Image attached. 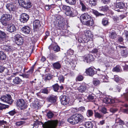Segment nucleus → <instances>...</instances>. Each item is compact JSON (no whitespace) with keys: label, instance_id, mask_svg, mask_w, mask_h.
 Segmentation results:
<instances>
[{"label":"nucleus","instance_id":"c85d7f7f","mask_svg":"<svg viewBox=\"0 0 128 128\" xmlns=\"http://www.w3.org/2000/svg\"><path fill=\"white\" fill-rule=\"evenodd\" d=\"M94 116L96 118H103L104 116L102 114H100L98 112H96L94 111Z\"/></svg>","mask_w":128,"mask_h":128},{"label":"nucleus","instance_id":"8fccbe9b","mask_svg":"<svg viewBox=\"0 0 128 128\" xmlns=\"http://www.w3.org/2000/svg\"><path fill=\"white\" fill-rule=\"evenodd\" d=\"M114 128H123L122 125L120 124L115 123Z\"/></svg>","mask_w":128,"mask_h":128},{"label":"nucleus","instance_id":"a18cd8bd","mask_svg":"<svg viewBox=\"0 0 128 128\" xmlns=\"http://www.w3.org/2000/svg\"><path fill=\"white\" fill-rule=\"evenodd\" d=\"M93 84L95 86L99 85L100 83V81L96 79L94 80H93Z\"/></svg>","mask_w":128,"mask_h":128},{"label":"nucleus","instance_id":"bf43d9fd","mask_svg":"<svg viewBox=\"0 0 128 128\" xmlns=\"http://www.w3.org/2000/svg\"><path fill=\"white\" fill-rule=\"evenodd\" d=\"M16 113V112L14 110H13L9 112L8 113H7V114H8L11 116H13Z\"/></svg>","mask_w":128,"mask_h":128},{"label":"nucleus","instance_id":"f03ea898","mask_svg":"<svg viewBox=\"0 0 128 128\" xmlns=\"http://www.w3.org/2000/svg\"><path fill=\"white\" fill-rule=\"evenodd\" d=\"M84 118L83 116L80 114H76L71 116L68 119L70 124H74L82 121Z\"/></svg>","mask_w":128,"mask_h":128},{"label":"nucleus","instance_id":"6e6552de","mask_svg":"<svg viewBox=\"0 0 128 128\" xmlns=\"http://www.w3.org/2000/svg\"><path fill=\"white\" fill-rule=\"evenodd\" d=\"M11 96L10 95V94H7L6 96H3L2 97L1 100L4 102L11 104L13 100Z\"/></svg>","mask_w":128,"mask_h":128},{"label":"nucleus","instance_id":"774afa93","mask_svg":"<svg viewBox=\"0 0 128 128\" xmlns=\"http://www.w3.org/2000/svg\"><path fill=\"white\" fill-rule=\"evenodd\" d=\"M4 67L3 66H0V73L3 72L4 70Z\"/></svg>","mask_w":128,"mask_h":128},{"label":"nucleus","instance_id":"ea45409f","mask_svg":"<svg viewBox=\"0 0 128 128\" xmlns=\"http://www.w3.org/2000/svg\"><path fill=\"white\" fill-rule=\"evenodd\" d=\"M24 6V8H30L32 6V4L29 0H28L27 2Z\"/></svg>","mask_w":128,"mask_h":128},{"label":"nucleus","instance_id":"f3484780","mask_svg":"<svg viewBox=\"0 0 128 128\" xmlns=\"http://www.w3.org/2000/svg\"><path fill=\"white\" fill-rule=\"evenodd\" d=\"M22 32L26 34H30L31 31V29L30 26H25L21 29Z\"/></svg>","mask_w":128,"mask_h":128},{"label":"nucleus","instance_id":"473e14b6","mask_svg":"<svg viewBox=\"0 0 128 128\" xmlns=\"http://www.w3.org/2000/svg\"><path fill=\"white\" fill-rule=\"evenodd\" d=\"M66 2L71 5H74L76 3V0H65Z\"/></svg>","mask_w":128,"mask_h":128},{"label":"nucleus","instance_id":"cd10ccee","mask_svg":"<svg viewBox=\"0 0 128 128\" xmlns=\"http://www.w3.org/2000/svg\"><path fill=\"white\" fill-rule=\"evenodd\" d=\"M86 128H92L93 124L91 122H86L84 124Z\"/></svg>","mask_w":128,"mask_h":128},{"label":"nucleus","instance_id":"c03bdc74","mask_svg":"<svg viewBox=\"0 0 128 128\" xmlns=\"http://www.w3.org/2000/svg\"><path fill=\"white\" fill-rule=\"evenodd\" d=\"M47 116L49 118H51L54 116V114L52 112L49 111L47 114Z\"/></svg>","mask_w":128,"mask_h":128},{"label":"nucleus","instance_id":"a19ab883","mask_svg":"<svg viewBox=\"0 0 128 128\" xmlns=\"http://www.w3.org/2000/svg\"><path fill=\"white\" fill-rule=\"evenodd\" d=\"M9 106L2 104L0 103V110H2L3 109H5L8 108Z\"/></svg>","mask_w":128,"mask_h":128},{"label":"nucleus","instance_id":"0eeeda50","mask_svg":"<svg viewBox=\"0 0 128 128\" xmlns=\"http://www.w3.org/2000/svg\"><path fill=\"white\" fill-rule=\"evenodd\" d=\"M55 19L56 20V22L58 24L59 26L61 27L64 26V18L61 16L59 15H56L55 16Z\"/></svg>","mask_w":128,"mask_h":128},{"label":"nucleus","instance_id":"423d86ee","mask_svg":"<svg viewBox=\"0 0 128 128\" xmlns=\"http://www.w3.org/2000/svg\"><path fill=\"white\" fill-rule=\"evenodd\" d=\"M17 106L20 108L21 110H23L26 108L27 107L26 104L23 99L18 100L16 102Z\"/></svg>","mask_w":128,"mask_h":128},{"label":"nucleus","instance_id":"4c0bfd02","mask_svg":"<svg viewBox=\"0 0 128 128\" xmlns=\"http://www.w3.org/2000/svg\"><path fill=\"white\" fill-rule=\"evenodd\" d=\"M53 89L56 92H58V90L59 89V86L57 84H55L52 86Z\"/></svg>","mask_w":128,"mask_h":128},{"label":"nucleus","instance_id":"0e129e2a","mask_svg":"<svg viewBox=\"0 0 128 128\" xmlns=\"http://www.w3.org/2000/svg\"><path fill=\"white\" fill-rule=\"evenodd\" d=\"M42 93L47 94L48 93V91L46 88H44L42 90Z\"/></svg>","mask_w":128,"mask_h":128},{"label":"nucleus","instance_id":"aec40b11","mask_svg":"<svg viewBox=\"0 0 128 128\" xmlns=\"http://www.w3.org/2000/svg\"><path fill=\"white\" fill-rule=\"evenodd\" d=\"M33 24L34 30H35L37 28L39 29V28L41 26V25L40 24V21L38 20H34L33 22Z\"/></svg>","mask_w":128,"mask_h":128},{"label":"nucleus","instance_id":"f257e3e1","mask_svg":"<svg viewBox=\"0 0 128 128\" xmlns=\"http://www.w3.org/2000/svg\"><path fill=\"white\" fill-rule=\"evenodd\" d=\"M80 20L84 24L88 26H92L94 24L93 19L87 13H84L80 17Z\"/></svg>","mask_w":128,"mask_h":128},{"label":"nucleus","instance_id":"b1692460","mask_svg":"<svg viewBox=\"0 0 128 128\" xmlns=\"http://www.w3.org/2000/svg\"><path fill=\"white\" fill-rule=\"evenodd\" d=\"M120 89L121 88L120 87L117 86L111 87L110 88V90H112L114 92H117L118 91V92H120Z\"/></svg>","mask_w":128,"mask_h":128},{"label":"nucleus","instance_id":"4be33fe9","mask_svg":"<svg viewBox=\"0 0 128 128\" xmlns=\"http://www.w3.org/2000/svg\"><path fill=\"white\" fill-rule=\"evenodd\" d=\"M57 99L56 96H50L48 98V101L49 102L53 103L56 102Z\"/></svg>","mask_w":128,"mask_h":128},{"label":"nucleus","instance_id":"69168bd1","mask_svg":"<svg viewBox=\"0 0 128 128\" xmlns=\"http://www.w3.org/2000/svg\"><path fill=\"white\" fill-rule=\"evenodd\" d=\"M117 110L115 108H112L110 109V112L112 113H114L116 112Z\"/></svg>","mask_w":128,"mask_h":128},{"label":"nucleus","instance_id":"5701e85b","mask_svg":"<svg viewBox=\"0 0 128 128\" xmlns=\"http://www.w3.org/2000/svg\"><path fill=\"white\" fill-rule=\"evenodd\" d=\"M53 78V76L50 74H46L44 78V80L45 82Z\"/></svg>","mask_w":128,"mask_h":128},{"label":"nucleus","instance_id":"bb28decb","mask_svg":"<svg viewBox=\"0 0 128 128\" xmlns=\"http://www.w3.org/2000/svg\"><path fill=\"white\" fill-rule=\"evenodd\" d=\"M28 0H18V2L19 5L22 7L24 8V6L27 2Z\"/></svg>","mask_w":128,"mask_h":128},{"label":"nucleus","instance_id":"5fc2aeb1","mask_svg":"<svg viewBox=\"0 0 128 128\" xmlns=\"http://www.w3.org/2000/svg\"><path fill=\"white\" fill-rule=\"evenodd\" d=\"M62 9L64 10L67 11L69 10L70 9V8L69 6H62Z\"/></svg>","mask_w":128,"mask_h":128},{"label":"nucleus","instance_id":"a211bd4d","mask_svg":"<svg viewBox=\"0 0 128 128\" xmlns=\"http://www.w3.org/2000/svg\"><path fill=\"white\" fill-rule=\"evenodd\" d=\"M86 74L90 76H92L95 74V71L91 67H90L86 70Z\"/></svg>","mask_w":128,"mask_h":128},{"label":"nucleus","instance_id":"58836bf2","mask_svg":"<svg viewBox=\"0 0 128 128\" xmlns=\"http://www.w3.org/2000/svg\"><path fill=\"white\" fill-rule=\"evenodd\" d=\"M93 114V112L92 110H88L86 114L87 116L89 117L92 116Z\"/></svg>","mask_w":128,"mask_h":128},{"label":"nucleus","instance_id":"f8f14e48","mask_svg":"<svg viewBox=\"0 0 128 128\" xmlns=\"http://www.w3.org/2000/svg\"><path fill=\"white\" fill-rule=\"evenodd\" d=\"M78 4L80 6L82 7L81 10L83 12H85L87 9V8L85 2L81 0H77Z\"/></svg>","mask_w":128,"mask_h":128},{"label":"nucleus","instance_id":"2f4dec72","mask_svg":"<svg viewBox=\"0 0 128 128\" xmlns=\"http://www.w3.org/2000/svg\"><path fill=\"white\" fill-rule=\"evenodd\" d=\"M32 74L31 73L28 71L25 74H22V76L24 78H29L30 77Z\"/></svg>","mask_w":128,"mask_h":128},{"label":"nucleus","instance_id":"4d7b16f0","mask_svg":"<svg viewBox=\"0 0 128 128\" xmlns=\"http://www.w3.org/2000/svg\"><path fill=\"white\" fill-rule=\"evenodd\" d=\"M59 80L60 81L62 82H64V77L62 75H61L58 78Z\"/></svg>","mask_w":128,"mask_h":128},{"label":"nucleus","instance_id":"2eb2a0df","mask_svg":"<svg viewBox=\"0 0 128 128\" xmlns=\"http://www.w3.org/2000/svg\"><path fill=\"white\" fill-rule=\"evenodd\" d=\"M60 101L62 104L65 105L68 103V97L66 96H61L60 97Z\"/></svg>","mask_w":128,"mask_h":128},{"label":"nucleus","instance_id":"09e8293b","mask_svg":"<svg viewBox=\"0 0 128 128\" xmlns=\"http://www.w3.org/2000/svg\"><path fill=\"white\" fill-rule=\"evenodd\" d=\"M120 68L119 66H116L113 69V71L118 72L120 71Z\"/></svg>","mask_w":128,"mask_h":128},{"label":"nucleus","instance_id":"e2e57ef3","mask_svg":"<svg viewBox=\"0 0 128 128\" xmlns=\"http://www.w3.org/2000/svg\"><path fill=\"white\" fill-rule=\"evenodd\" d=\"M78 41L82 44H84V43H86L84 40L82 38H80L78 39Z\"/></svg>","mask_w":128,"mask_h":128},{"label":"nucleus","instance_id":"72a5a7b5","mask_svg":"<svg viewBox=\"0 0 128 128\" xmlns=\"http://www.w3.org/2000/svg\"><path fill=\"white\" fill-rule=\"evenodd\" d=\"M108 10V7L107 6H102L100 8L99 10L100 11L105 12Z\"/></svg>","mask_w":128,"mask_h":128},{"label":"nucleus","instance_id":"393cba45","mask_svg":"<svg viewBox=\"0 0 128 128\" xmlns=\"http://www.w3.org/2000/svg\"><path fill=\"white\" fill-rule=\"evenodd\" d=\"M92 13L96 16V17H99L104 16V14L98 12L97 10L94 9H92Z\"/></svg>","mask_w":128,"mask_h":128},{"label":"nucleus","instance_id":"1a4fd4ad","mask_svg":"<svg viewBox=\"0 0 128 128\" xmlns=\"http://www.w3.org/2000/svg\"><path fill=\"white\" fill-rule=\"evenodd\" d=\"M14 40L16 43L18 45H22L24 43V40L19 34L16 35L14 36Z\"/></svg>","mask_w":128,"mask_h":128},{"label":"nucleus","instance_id":"a878e982","mask_svg":"<svg viewBox=\"0 0 128 128\" xmlns=\"http://www.w3.org/2000/svg\"><path fill=\"white\" fill-rule=\"evenodd\" d=\"M1 48L2 49L5 50V51L8 52H9L11 51V49L9 46H1Z\"/></svg>","mask_w":128,"mask_h":128},{"label":"nucleus","instance_id":"c756f323","mask_svg":"<svg viewBox=\"0 0 128 128\" xmlns=\"http://www.w3.org/2000/svg\"><path fill=\"white\" fill-rule=\"evenodd\" d=\"M53 66L54 68L57 69H60L61 67L60 64L58 62H56L54 63L53 64Z\"/></svg>","mask_w":128,"mask_h":128},{"label":"nucleus","instance_id":"49530a36","mask_svg":"<svg viewBox=\"0 0 128 128\" xmlns=\"http://www.w3.org/2000/svg\"><path fill=\"white\" fill-rule=\"evenodd\" d=\"M90 4L91 6H94L96 4V0H90Z\"/></svg>","mask_w":128,"mask_h":128},{"label":"nucleus","instance_id":"3c124183","mask_svg":"<svg viewBox=\"0 0 128 128\" xmlns=\"http://www.w3.org/2000/svg\"><path fill=\"white\" fill-rule=\"evenodd\" d=\"M124 122H123L121 119L119 118H117L116 120V123L118 124H123Z\"/></svg>","mask_w":128,"mask_h":128},{"label":"nucleus","instance_id":"9d476101","mask_svg":"<svg viewBox=\"0 0 128 128\" xmlns=\"http://www.w3.org/2000/svg\"><path fill=\"white\" fill-rule=\"evenodd\" d=\"M29 18V16L28 14L26 13H23L21 15L20 20L22 22L24 23L27 22Z\"/></svg>","mask_w":128,"mask_h":128},{"label":"nucleus","instance_id":"79ce46f5","mask_svg":"<svg viewBox=\"0 0 128 128\" xmlns=\"http://www.w3.org/2000/svg\"><path fill=\"white\" fill-rule=\"evenodd\" d=\"M110 36L112 39H114L116 38V34L114 31L110 32Z\"/></svg>","mask_w":128,"mask_h":128},{"label":"nucleus","instance_id":"052dcab7","mask_svg":"<svg viewBox=\"0 0 128 128\" xmlns=\"http://www.w3.org/2000/svg\"><path fill=\"white\" fill-rule=\"evenodd\" d=\"M84 33L85 34V35L86 36H87L88 37L90 36V34H91V32L90 31L86 30L84 31Z\"/></svg>","mask_w":128,"mask_h":128},{"label":"nucleus","instance_id":"4468645a","mask_svg":"<svg viewBox=\"0 0 128 128\" xmlns=\"http://www.w3.org/2000/svg\"><path fill=\"white\" fill-rule=\"evenodd\" d=\"M6 6L10 11H14L16 9V7L15 4L12 3L8 4Z\"/></svg>","mask_w":128,"mask_h":128},{"label":"nucleus","instance_id":"37998d69","mask_svg":"<svg viewBox=\"0 0 128 128\" xmlns=\"http://www.w3.org/2000/svg\"><path fill=\"white\" fill-rule=\"evenodd\" d=\"M6 36V34L4 32L0 30V38H5Z\"/></svg>","mask_w":128,"mask_h":128},{"label":"nucleus","instance_id":"9b49d317","mask_svg":"<svg viewBox=\"0 0 128 128\" xmlns=\"http://www.w3.org/2000/svg\"><path fill=\"white\" fill-rule=\"evenodd\" d=\"M8 30L11 32H15L16 30L15 26L13 24L8 23L7 25Z\"/></svg>","mask_w":128,"mask_h":128},{"label":"nucleus","instance_id":"6ab92c4d","mask_svg":"<svg viewBox=\"0 0 128 128\" xmlns=\"http://www.w3.org/2000/svg\"><path fill=\"white\" fill-rule=\"evenodd\" d=\"M94 60V58L93 57V56L91 54H89L84 58V62H88L93 61Z\"/></svg>","mask_w":128,"mask_h":128},{"label":"nucleus","instance_id":"f704fd0d","mask_svg":"<svg viewBox=\"0 0 128 128\" xmlns=\"http://www.w3.org/2000/svg\"><path fill=\"white\" fill-rule=\"evenodd\" d=\"M70 9H71L67 11H66V14L68 16H74V13Z\"/></svg>","mask_w":128,"mask_h":128},{"label":"nucleus","instance_id":"864d4df0","mask_svg":"<svg viewBox=\"0 0 128 128\" xmlns=\"http://www.w3.org/2000/svg\"><path fill=\"white\" fill-rule=\"evenodd\" d=\"M24 123L25 122L24 121H21L16 122V126H19L24 124Z\"/></svg>","mask_w":128,"mask_h":128},{"label":"nucleus","instance_id":"39448f33","mask_svg":"<svg viewBox=\"0 0 128 128\" xmlns=\"http://www.w3.org/2000/svg\"><path fill=\"white\" fill-rule=\"evenodd\" d=\"M10 80L12 84L14 85L21 84L22 82V80L18 77H15L14 75L11 76L8 79Z\"/></svg>","mask_w":128,"mask_h":128},{"label":"nucleus","instance_id":"e433bc0d","mask_svg":"<svg viewBox=\"0 0 128 128\" xmlns=\"http://www.w3.org/2000/svg\"><path fill=\"white\" fill-rule=\"evenodd\" d=\"M128 54V50L127 49L123 50L122 51L121 54L122 56L124 57H126L127 56Z\"/></svg>","mask_w":128,"mask_h":128},{"label":"nucleus","instance_id":"c9c22d12","mask_svg":"<svg viewBox=\"0 0 128 128\" xmlns=\"http://www.w3.org/2000/svg\"><path fill=\"white\" fill-rule=\"evenodd\" d=\"M75 109L76 110V112H83L85 110V108L83 106H81L78 108H75Z\"/></svg>","mask_w":128,"mask_h":128},{"label":"nucleus","instance_id":"338daca9","mask_svg":"<svg viewBox=\"0 0 128 128\" xmlns=\"http://www.w3.org/2000/svg\"><path fill=\"white\" fill-rule=\"evenodd\" d=\"M94 98V96L92 95H89L88 97L87 98L89 100H93Z\"/></svg>","mask_w":128,"mask_h":128},{"label":"nucleus","instance_id":"7c9ffc66","mask_svg":"<svg viewBox=\"0 0 128 128\" xmlns=\"http://www.w3.org/2000/svg\"><path fill=\"white\" fill-rule=\"evenodd\" d=\"M0 58L2 60H5L6 59V55L3 51H0Z\"/></svg>","mask_w":128,"mask_h":128},{"label":"nucleus","instance_id":"ddd939ff","mask_svg":"<svg viewBox=\"0 0 128 128\" xmlns=\"http://www.w3.org/2000/svg\"><path fill=\"white\" fill-rule=\"evenodd\" d=\"M87 85L85 83H83L78 88V89L80 92H85L87 90Z\"/></svg>","mask_w":128,"mask_h":128},{"label":"nucleus","instance_id":"13d9d810","mask_svg":"<svg viewBox=\"0 0 128 128\" xmlns=\"http://www.w3.org/2000/svg\"><path fill=\"white\" fill-rule=\"evenodd\" d=\"M78 81H81L83 79V78L82 76L79 75L76 78Z\"/></svg>","mask_w":128,"mask_h":128},{"label":"nucleus","instance_id":"6e6d98bb","mask_svg":"<svg viewBox=\"0 0 128 128\" xmlns=\"http://www.w3.org/2000/svg\"><path fill=\"white\" fill-rule=\"evenodd\" d=\"M54 51L58 52L60 50V48L58 46H56L54 48Z\"/></svg>","mask_w":128,"mask_h":128},{"label":"nucleus","instance_id":"dca6fc26","mask_svg":"<svg viewBox=\"0 0 128 128\" xmlns=\"http://www.w3.org/2000/svg\"><path fill=\"white\" fill-rule=\"evenodd\" d=\"M124 4L122 2H119L117 3L116 4V8H115V10L119 12H122V10H120L118 8L120 9H123L124 7Z\"/></svg>","mask_w":128,"mask_h":128},{"label":"nucleus","instance_id":"7ed1b4c3","mask_svg":"<svg viewBox=\"0 0 128 128\" xmlns=\"http://www.w3.org/2000/svg\"><path fill=\"white\" fill-rule=\"evenodd\" d=\"M12 16L10 14H2L0 19V22L2 25L4 26H6L9 23L8 22L11 19Z\"/></svg>","mask_w":128,"mask_h":128},{"label":"nucleus","instance_id":"de8ad7c7","mask_svg":"<svg viewBox=\"0 0 128 128\" xmlns=\"http://www.w3.org/2000/svg\"><path fill=\"white\" fill-rule=\"evenodd\" d=\"M102 23L104 26H106L108 25V22L106 19L103 18L102 20Z\"/></svg>","mask_w":128,"mask_h":128},{"label":"nucleus","instance_id":"603ef678","mask_svg":"<svg viewBox=\"0 0 128 128\" xmlns=\"http://www.w3.org/2000/svg\"><path fill=\"white\" fill-rule=\"evenodd\" d=\"M125 16L124 15H120L118 17H116L115 18V20L117 21L119 19L122 20L124 18Z\"/></svg>","mask_w":128,"mask_h":128},{"label":"nucleus","instance_id":"680f3d73","mask_svg":"<svg viewBox=\"0 0 128 128\" xmlns=\"http://www.w3.org/2000/svg\"><path fill=\"white\" fill-rule=\"evenodd\" d=\"M100 111L102 112L104 114H106L107 112H106V108L104 107L102 108Z\"/></svg>","mask_w":128,"mask_h":128},{"label":"nucleus","instance_id":"412c9836","mask_svg":"<svg viewBox=\"0 0 128 128\" xmlns=\"http://www.w3.org/2000/svg\"><path fill=\"white\" fill-rule=\"evenodd\" d=\"M103 101L106 104L114 103L115 102L114 100V99L108 98H104V99Z\"/></svg>","mask_w":128,"mask_h":128},{"label":"nucleus","instance_id":"20e7f679","mask_svg":"<svg viewBox=\"0 0 128 128\" xmlns=\"http://www.w3.org/2000/svg\"><path fill=\"white\" fill-rule=\"evenodd\" d=\"M58 123L57 120L48 121L44 124L41 122L43 128H56Z\"/></svg>","mask_w":128,"mask_h":128}]
</instances>
